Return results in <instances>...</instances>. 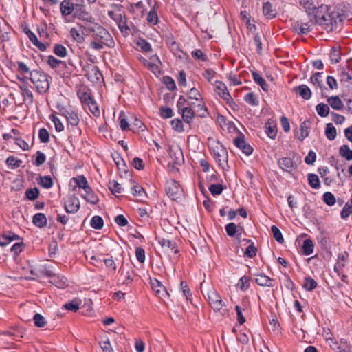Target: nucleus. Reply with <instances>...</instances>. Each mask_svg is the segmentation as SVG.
I'll list each match as a JSON object with an SVG mask.
<instances>
[{
	"label": "nucleus",
	"instance_id": "1",
	"mask_svg": "<svg viewBox=\"0 0 352 352\" xmlns=\"http://www.w3.org/2000/svg\"><path fill=\"white\" fill-rule=\"evenodd\" d=\"M338 13L328 12V7L322 5L317 8L315 12L310 17V22L312 24H318L323 28L327 32H332L337 27Z\"/></svg>",
	"mask_w": 352,
	"mask_h": 352
},
{
	"label": "nucleus",
	"instance_id": "2",
	"mask_svg": "<svg viewBox=\"0 0 352 352\" xmlns=\"http://www.w3.org/2000/svg\"><path fill=\"white\" fill-rule=\"evenodd\" d=\"M30 79L34 85L38 93L43 94L49 90L52 78L45 73L39 70H33L30 72Z\"/></svg>",
	"mask_w": 352,
	"mask_h": 352
},
{
	"label": "nucleus",
	"instance_id": "3",
	"mask_svg": "<svg viewBox=\"0 0 352 352\" xmlns=\"http://www.w3.org/2000/svg\"><path fill=\"white\" fill-rule=\"evenodd\" d=\"M87 30L89 33H92V36L96 40L110 41L111 43H113L112 37L109 32L98 23H91L87 26Z\"/></svg>",
	"mask_w": 352,
	"mask_h": 352
},
{
	"label": "nucleus",
	"instance_id": "4",
	"mask_svg": "<svg viewBox=\"0 0 352 352\" xmlns=\"http://www.w3.org/2000/svg\"><path fill=\"white\" fill-rule=\"evenodd\" d=\"M53 267L49 265H41L39 267H34L30 270V272L32 277H27L28 280H36L44 276H53L54 271Z\"/></svg>",
	"mask_w": 352,
	"mask_h": 352
},
{
	"label": "nucleus",
	"instance_id": "5",
	"mask_svg": "<svg viewBox=\"0 0 352 352\" xmlns=\"http://www.w3.org/2000/svg\"><path fill=\"white\" fill-rule=\"evenodd\" d=\"M166 192L170 199L177 200L182 196V189L176 181L171 179L166 182Z\"/></svg>",
	"mask_w": 352,
	"mask_h": 352
},
{
	"label": "nucleus",
	"instance_id": "6",
	"mask_svg": "<svg viewBox=\"0 0 352 352\" xmlns=\"http://www.w3.org/2000/svg\"><path fill=\"white\" fill-rule=\"evenodd\" d=\"M57 109L59 113L65 117L67 122L73 126H76L78 124L80 119L76 112L72 109H67L63 106L58 105Z\"/></svg>",
	"mask_w": 352,
	"mask_h": 352
},
{
	"label": "nucleus",
	"instance_id": "7",
	"mask_svg": "<svg viewBox=\"0 0 352 352\" xmlns=\"http://www.w3.org/2000/svg\"><path fill=\"white\" fill-rule=\"evenodd\" d=\"M208 297L212 308L216 311H220L223 306V303L219 294L215 290L212 289L209 291Z\"/></svg>",
	"mask_w": 352,
	"mask_h": 352
},
{
	"label": "nucleus",
	"instance_id": "8",
	"mask_svg": "<svg viewBox=\"0 0 352 352\" xmlns=\"http://www.w3.org/2000/svg\"><path fill=\"white\" fill-rule=\"evenodd\" d=\"M108 15L116 22L119 29L122 32H126L129 30V28L128 27L126 23V18L122 14L115 13L113 11H109Z\"/></svg>",
	"mask_w": 352,
	"mask_h": 352
},
{
	"label": "nucleus",
	"instance_id": "9",
	"mask_svg": "<svg viewBox=\"0 0 352 352\" xmlns=\"http://www.w3.org/2000/svg\"><path fill=\"white\" fill-rule=\"evenodd\" d=\"M83 71L85 72L87 78L92 82L98 81L102 77L101 72L95 65H88L83 68Z\"/></svg>",
	"mask_w": 352,
	"mask_h": 352
},
{
	"label": "nucleus",
	"instance_id": "10",
	"mask_svg": "<svg viewBox=\"0 0 352 352\" xmlns=\"http://www.w3.org/2000/svg\"><path fill=\"white\" fill-rule=\"evenodd\" d=\"M217 151H214L216 160L218 162L219 166L225 169L228 166L227 151L223 146H217Z\"/></svg>",
	"mask_w": 352,
	"mask_h": 352
},
{
	"label": "nucleus",
	"instance_id": "11",
	"mask_svg": "<svg viewBox=\"0 0 352 352\" xmlns=\"http://www.w3.org/2000/svg\"><path fill=\"white\" fill-rule=\"evenodd\" d=\"M215 92L221 97L223 100L229 101L231 99V96L228 91L226 85L221 82L216 81L214 84Z\"/></svg>",
	"mask_w": 352,
	"mask_h": 352
},
{
	"label": "nucleus",
	"instance_id": "12",
	"mask_svg": "<svg viewBox=\"0 0 352 352\" xmlns=\"http://www.w3.org/2000/svg\"><path fill=\"white\" fill-rule=\"evenodd\" d=\"M234 143L236 147L241 149L246 155H250L252 153L253 148L247 144L243 136L235 138Z\"/></svg>",
	"mask_w": 352,
	"mask_h": 352
},
{
	"label": "nucleus",
	"instance_id": "13",
	"mask_svg": "<svg viewBox=\"0 0 352 352\" xmlns=\"http://www.w3.org/2000/svg\"><path fill=\"white\" fill-rule=\"evenodd\" d=\"M311 25H313L310 21L308 23H302L301 21H296L293 28L298 34H306L311 31Z\"/></svg>",
	"mask_w": 352,
	"mask_h": 352
},
{
	"label": "nucleus",
	"instance_id": "14",
	"mask_svg": "<svg viewBox=\"0 0 352 352\" xmlns=\"http://www.w3.org/2000/svg\"><path fill=\"white\" fill-rule=\"evenodd\" d=\"M158 242L166 251H170L175 254L178 252L177 245L175 241L165 238H160L158 239Z\"/></svg>",
	"mask_w": 352,
	"mask_h": 352
},
{
	"label": "nucleus",
	"instance_id": "15",
	"mask_svg": "<svg viewBox=\"0 0 352 352\" xmlns=\"http://www.w3.org/2000/svg\"><path fill=\"white\" fill-rule=\"evenodd\" d=\"M278 164L284 171L292 172L295 166L294 162L289 157H283L278 160Z\"/></svg>",
	"mask_w": 352,
	"mask_h": 352
},
{
	"label": "nucleus",
	"instance_id": "16",
	"mask_svg": "<svg viewBox=\"0 0 352 352\" xmlns=\"http://www.w3.org/2000/svg\"><path fill=\"white\" fill-rule=\"evenodd\" d=\"M74 3L71 0H63L60 6L61 14L64 16L71 14L74 10Z\"/></svg>",
	"mask_w": 352,
	"mask_h": 352
},
{
	"label": "nucleus",
	"instance_id": "17",
	"mask_svg": "<svg viewBox=\"0 0 352 352\" xmlns=\"http://www.w3.org/2000/svg\"><path fill=\"white\" fill-rule=\"evenodd\" d=\"M80 204L78 199H71L65 204V211L74 214L78 211Z\"/></svg>",
	"mask_w": 352,
	"mask_h": 352
},
{
	"label": "nucleus",
	"instance_id": "18",
	"mask_svg": "<svg viewBox=\"0 0 352 352\" xmlns=\"http://www.w3.org/2000/svg\"><path fill=\"white\" fill-rule=\"evenodd\" d=\"M226 230L227 234L230 236L233 237L236 234H237V237L239 238L241 234V230L242 228L240 226H238L234 223H230L226 226Z\"/></svg>",
	"mask_w": 352,
	"mask_h": 352
},
{
	"label": "nucleus",
	"instance_id": "19",
	"mask_svg": "<svg viewBox=\"0 0 352 352\" xmlns=\"http://www.w3.org/2000/svg\"><path fill=\"white\" fill-rule=\"evenodd\" d=\"M255 280H256V283L258 285H259L260 286H263V287H273L274 286V280L270 278L269 276H267L263 274H258Z\"/></svg>",
	"mask_w": 352,
	"mask_h": 352
},
{
	"label": "nucleus",
	"instance_id": "20",
	"mask_svg": "<svg viewBox=\"0 0 352 352\" xmlns=\"http://www.w3.org/2000/svg\"><path fill=\"white\" fill-rule=\"evenodd\" d=\"M50 277L52 278L50 283L58 288H64L67 285V279L63 276L56 274L54 272V276Z\"/></svg>",
	"mask_w": 352,
	"mask_h": 352
},
{
	"label": "nucleus",
	"instance_id": "21",
	"mask_svg": "<svg viewBox=\"0 0 352 352\" xmlns=\"http://www.w3.org/2000/svg\"><path fill=\"white\" fill-rule=\"evenodd\" d=\"M19 236L11 232L0 235V246H6L14 240L19 239Z\"/></svg>",
	"mask_w": 352,
	"mask_h": 352
},
{
	"label": "nucleus",
	"instance_id": "22",
	"mask_svg": "<svg viewBox=\"0 0 352 352\" xmlns=\"http://www.w3.org/2000/svg\"><path fill=\"white\" fill-rule=\"evenodd\" d=\"M81 196L87 202L93 205L96 204L99 201L98 195L94 192L91 187L89 188V190H85V194H82Z\"/></svg>",
	"mask_w": 352,
	"mask_h": 352
},
{
	"label": "nucleus",
	"instance_id": "23",
	"mask_svg": "<svg viewBox=\"0 0 352 352\" xmlns=\"http://www.w3.org/2000/svg\"><path fill=\"white\" fill-rule=\"evenodd\" d=\"M25 33L28 35L29 39L31 41V42L41 51L43 52L47 49V46L44 43L39 42L36 34L33 33L32 31L28 30L25 32Z\"/></svg>",
	"mask_w": 352,
	"mask_h": 352
},
{
	"label": "nucleus",
	"instance_id": "24",
	"mask_svg": "<svg viewBox=\"0 0 352 352\" xmlns=\"http://www.w3.org/2000/svg\"><path fill=\"white\" fill-rule=\"evenodd\" d=\"M300 4L303 7L306 13L311 17L317 9L311 0H299Z\"/></svg>",
	"mask_w": 352,
	"mask_h": 352
},
{
	"label": "nucleus",
	"instance_id": "25",
	"mask_svg": "<svg viewBox=\"0 0 352 352\" xmlns=\"http://www.w3.org/2000/svg\"><path fill=\"white\" fill-rule=\"evenodd\" d=\"M197 105L195 108L193 109L195 113H197L199 116L201 118H206L208 116L207 109L205 106L204 102L202 100V98L197 100Z\"/></svg>",
	"mask_w": 352,
	"mask_h": 352
},
{
	"label": "nucleus",
	"instance_id": "26",
	"mask_svg": "<svg viewBox=\"0 0 352 352\" xmlns=\"http://www.w3.org/2000/svg\"><path fill=\"white\" fill-rule=\"evenodd\" d=\"M195 111L189 107H184L182 108V118L187 123H190L195 117Z\"/></svg>",
	"mask_w": 352,
	"mask_h": 352
},
{
	"label": "nucleus",
	"instance_id": "27",
	"mask_svg": "<svg viewBox=\"0 0 352 352\" xmlns=\"http://www.w3.org/2000/svg\"><path fill=\"white\" fill-rule=\"evenodd\" d=\"M327 102L331 108L335 110H341L344 107L342 101L337 96H331L328 98Z\"/></svg>",
	"mask_w": 352,
	"mask_h": 352
},
{
	"label": "nucleus",
	"instance_id": "28",
	"mask_svg": "<svg viewBox=\"0 0 352 352\" xmlns=\"http://www.w3.org/2000/svg\"><path fill=\"white\" fill-rule=\"evenodd\" d=\"M32 222L36 226L43 228L47 224V218L44 214L37 213L33 217Z\"/></svg>",
	"mask_w": 352,
	"mask_h": 352
},
{
	"label": "nucleus",
	"instance_id": "29",
	"mask_svg": "<svg viewBox=\"0 0 352 352\" xmlns=\"http://www.w3.org/2000/svg\"><path fill=\"white\" fill-rule=\"evenodd\" d=\"M299 95L304 99L308 100L311 96V91L310 89L305 85H301L295 88Z\"/></svg>",
	"mask_w": 352,
	"mask_h": 352
},
{
	"label": "nucleus",
	"instance_id": "30",
	"mask_svg": "<svg viewBox=\"0 0 352 352\" xmlns=\"http://www.w3.org/2000/svg\"><path fill=\"white\" fill-rule=\"evenodd\" d=\"M72 181H74L80 188L83 189L84 191L85 190H89V188L90 187L84 175H78L76 177H73Z\"/></svg>",
	"mask_w": 352,
	"mask_h": 352
},
{
	"label": "nucleus",
	"instance_id": "31",
	"mask_svg": "<svg viewBox=\"0 0 352 352\" xmlns=\"http://www.w3.org/2000/svg\"><path fill=\"white\" fill-rule=\"evenodd\" d=\"M252 75L254 80L262 87L263 90L267 91L268 85L261 75L256 72H252Z\"/></svg>",
	"mask_w": 352,
	"mask_h": 352
},
{
	"label": "nucleus",
	"instance_id": "32",
	"mask_svg": "<svg viewBox=\"0 0 352 352\" xmlns=\"http://www.w3.org/2000/svg\"><path fill=\"white\" fill-rule=\"evenodd\" d=\"M265 131L267 136L271 139H274L277 135V127L276 124L272 122H267L265 124Z\"/></svg>",
	"mask_w": 352,
	"mask_h": 352
},
{
	"label": "nucleus",
	"instance_id": "33",
	"mask_svg": "<svg viewBox=\"0 0 352 352\" xmlns=\"http://www.w3.org/2000/svg\"><path fill=\"white\" fill-rule=\"evenodd\" d=\"M309 121L305 120L302 122L300 124V135L298 137V139L300 141H302L305 138H306L309 135Z\"/></svg>",
	"mask_w": 352,
	"mask_h": 352
},
{
	"label": "nucleus",
	"instance_id": "34",
	"mask_svg": "<svg viewBox=\"0 0 352 352\" xmlns=\"http://www.w3.org/2000/svg\"><path fill=\"white\" fill-rule=\"evenodd\" d=\"M325 135L327 138L329 140H333L337 135L336 129L331 123H328L326 125Z\"/></svg>",
	"mask_w": 352,
	"mask_h": 352
},
{
	"label": "nucleus",
	"instance_id": "35",
	"mask_svg": "<svg viewBox=\"0 0 352 352\" xmlns=\"http://www.w3.org/2000/svg\"><path fill=\"white\" fill-rule=\"evenodd\" d=\"M263 12L264 15L269 19H272L276 16V12L272 9V6L269 2H266L263 4Z\"/></svg>",
	"mask_w": 352,
	"mask_h": 352
},
{
	"label": "nucleus",
	"instance_id": "36",
	"mask_svg": "<svg viewBox=\"0 0 352 352\" xmlns=\"http://www.w3.org/2000/svg\"><path fill=\"white\" fill-rule=\"evenodd\" d=\"M38 183L44 188H50L53 186V181L50 176L40 177L38 179Z\"/></svg>",
	"mask_w": 352,
	"mask_h": 352
},
{
	"label": "nucleus",
	"instance_id": "37",
	"mask_svg": "<svg viewBox=\"0 0 352 352\" xmlns=\"http://www.w3.org/2000/svg\"><path fill=\"white\" fill-rule=\"evenodd\" d=\"M314 248V244L311 239H306L303 242L302 245V252L305 255L311 254Z\"/></svg>",
	"mask_w": 352,
	"mask_h": 352
},
{
	"label": "nucleus",
	"instance_id": "38",
	"mask_svg": "<svg viewBox=\"0 0 352 352\" xmlns=\"http://www.w3.org/2000/svg\"><path fill=\"white\" fill-rule=\"evenodd\" d=\"M108 187L111 192L115 195L121 193L123 190L121 185L115 180L110 181Z\"/></svg>",
	"mask_w": 352,
	"mask_h": 352
},
{
	"label": "nucleus",
	"instance_id": "39",
	"mask_svg": "<svg viewBox=\"0 0 352 352\" xmlns=\"http://www.w3.org/2000/svg\"><path fill=\"white\" fill-rule=\"evenodd\" d=\"M112 44L110 43V41L96 40L90 43V46L94 50H101L104 45L111 47Z\"/></svg>",
	"mask_w": 352,
	"mask_h": 352
},
{
	"label": "nucleus",
	"instance_id": "40",
	"mask_svg": "<svg viewBox=\"0 0 352 352\" xmlns=\"http://www.w3.org/2000/svg\"><path fill=\"white\" fill-rule=\"evenodd\" d=\"M318 114L321 117H327L329 113V107L327 104L320 103L316 107Z\"/></svg>",
	"mask_w": 352,
	"mask_h": 352
},
{
	"label": "nucleus",
	"instance_id": "41",
	"mask_svg": "<svg viewBox=\"0 0 352 352\" xmlns=\"http://www.w3.org/2000/svg\"><path fill=\"white\" fill-rule=\"evenodd\" d=\"M308 182L311 188L314 189L319 188L320 184L318 177L314 173H310L307 176Z\"/></svg>",
	"mask_w": 352,
	"mask_h": 352
},
{
	"label": "nucleus",
	"instance_id": "42",
	"mask_svg": "<svg viewBox=\"0 0 352 352\" xmlns=\"http://www.w3.org/2000/svg\"><path fill=\"white\" fill-rule=\"evenodd\" d=\"M248 243L250 244L248 246L245 251V255L249 258H253L256 256L257 249L255 247L254 243L251 240H246Z\"/></svg>",
	"mask_w": 352,
	"mask_h": 352
},
{
	"label": "nucleus",
	"instance_id": "43",
	"mask_svg": "<svg viewBox=\"0 0 352 352\" xmlns=\"http://www.w3.org/2000/svg\"><path fill=\"white\" fill-rule=\"evenodd\" d=\"M316 287H317V283L314 279H313L310 277L305 278L303 287L306 290L311 291V290L314 289Z\"/></svg>",
	"mask_w": 352,
	"mask_h": 352
},
{
	"label": "nucleus",
	"instance_id": "44",
	"mask_svg": "<svg viewBox=\"0 0 352 352\" xmlns=\"http://www.w3.org/2000/svg\"><path fill=\"white\" fill-rule=\"evenodd\" d=\"M340 154L347 160H352V150L348 145H342L340 148Z\"/></svg>",
	"mask_w": 352,
	"mask_h": 352
},
{
	"label": "nucleus",
	"instance_id": "45",
	"mask_svg": "<svg viewBox=\"0 0 352 352\" xmlns=\"http://www.w3.org/2000/svg\"><path fill=\"white\" fill-rule=\"evenodd\" d=\"M54 52L59 57L64 58L67 54V49L60 44H56L54 47Z\"/></svg>",
	"mask_w": 352,
	"mask_h": 352
},
{
	"label": "nucleus",
	"instance_id": "46",
	"mask_svg": "<svg viewBox=\"0 0 352 352\" xmlns=\"http://www.w3.org/2000/svg\"><path fill=\"white\" fill-rule=\"evenodd\" d=\"M103 219L100 216H94L91 221V226L93 228L100 230L103 227Z\"/></svg>",
	"mask_w": 352,
	"mask_h": 352
},
{
	"label": "nucleus",
	"instance_id": "47",
	"mask_svg": "<svg viewBox=\"0 0 352 352\" xmlns=\"http://www.w3.org/2000/svg\"><path fill=\"white\" fill-rule=\"evenodd\" d=\"M47 63L53 69H56L60 66V65H64L63 61L58 60L53 56H49L47 60Z\"/></svg>",
	"mask_w": 352,
	"mask_h": 352
},
{
	"label": "nucleus",
	"instance_id": "48",
	"mask_svg": "<svg viewBox=\"0 0 352 352\" xmlns=\"http://www.w3.org/2000/svg\"><path fill=\"white\" fill-rule=\"evenodd\" d=\"M6 163L12 168H16L21 166L22 161L20 160H17L16 157L13 156H10L6 160Z\"/></svg>",
	"mask_w": 352,
	"mask_h": 352
},
{
	"label": "nucleus",
	"instance_id": "49",
	"mask_svg": "<svg viewBox=\"0 0 352 352\" xmlns=\"http://www.w3.org/2000/svg\"><path fill=\"white\" fill-rule=\"evenodd\" d=\"M50 120L54 122L56 131L61 132L64 130L63 124H62L59 118H58L55 115L52 114L50 116Z\"/></svg>",
	"mask_w": 352,
	"mask_h": 352
},
{
	"label": "nucleus",
	"instance_id": "50",
	"mask_svg": "<svg viewBox=\"0 0 352 352\" xmlns=\"http://www.w3.org/2000/svg\"><path fill=\"white\" fill-rule=\"evenodd\" d=\"M33 319L34 324L38 327H43L46 324L45 318L40 314H36Z\"/></svg>",
	"mask_w": 352,
	"mask_h": 352
},
{
	"label": "nucleus",
	"instance_id": "51",
	"mask_svg": "<svg viewBox=\"0 0 352 352\" xmlns=\"http://www.w3.org/2000/svg\"><path fill=\"white\" fill-rule=\"evenodd\" d=\"M244 100L250 105H257L258 104V100L255 96V95L252 93H248L244 96Z\"/></svg>",
	"mask_w": 352,
	"mask_h": 352
},
{
	"label": "nucleus",
	"instance_id": "52",
	"mask_svg": "<svg viewBox=\"0 0 352 352\" xmlns=\"http://www.w3.org/2000/svg\"><path fill=\"white\" fill-rule=\"evenodd\" d=\"M340 81L352 84V72H349V69L348 71L344 69L342 72L340 74Z\"/></svg>",
	"mask_w": 352,
	"mask_h": 352
},
{
	"label": "nucleus",
	"instance_id": "53",
	"mask_svg": "<svg viewBox=\"0 0 352 352\" xmlns=\"http://www.w3.org/2000/svg\"><path fill=\"white\" fill-rule=\"evenodd\" d=\"M323 200L328 206H333L336 203V197L330 192H327L323 195Z\"/></svg>",
	"mask_w": 352,
	"mask_h": 352
},
{
	"label": "nucleus",
	"instance_id": "54",
	"mask_svg": "<svg viewBox=\"0 0 352 352\" xmlns=\"http://www.w3.org/2000/svg\"><path fill=\"white\" fill-rule=\"evenodd\" d=\"M272 232L273 233L274 238L280 243H283L284 239L282 236L280 230L275 226H272L271 228Z\"/></svg>",
	"mask_w": 352,
	"mask_h": 352
},
{
	"label": "nucleus",
	"instance_id": "55",
	"mask_svg": "<svg viewBox=\"0 0 352 352\" xmlns=\"http://www.w3.org/2000/svg\"><path fill=\"white\" fill-rule=\"evenodd\" d=\"M38 137L42 143H47L50 140V134L47 129L42 128L39 130Z\"/></svg>",
	"mask_w": 352,
	"mask_h": 352
},
{
	"label": "nucleus",
	"instance_id": "56",
	"mask_svg": "<svg viewBox=\"0 0 352 352\" xmlns=\"http://www.w3.org/2000/svg\"><path fill=\"white\" fill-rule=\"evenodd\" d=\"M201 95L199 91L195 87L191 88L188 92V99L195 101L201 99Z\"/></svg>",
	"mask_w": 352,
	"mask_h": 352
},
{
	"label": "nucleus",
	"instance_id": "57",
	"mask_svg": "<svg viewBox=\"0 0 352 352\" xmlns=\"http://www.w3.org/2000/svg\"><path fill=\"white\" fill-rule=\"evenodd\" d=\"M89 111L96 117L100 116V112L96 102L93 100L87 104Z\"/></svg>",
	"mask_w": 352,
	"mask_h": 352
},
{
	"label": "nucleus",
	"instance_id": "58",
	"mask_svg": "<svg viewBox=\"0 0 352 352\" xmlns=\"http://www.w3.org/2000/svg\"><path fill=\"white\" fill-rule=\"evenodd\" d=\"M322 73L316 72L311 77V82L316 86L321 87L322 80L321 79Z\"/></svg>",
	"mask_w": 352,
	"mask_h": 352
},
{
	"label": "nucleus",
	"instance_id": "59",
	"mask_svg": "<svg viewBox=\"0 0 352 352\" xmlns=\"http://www.w3.org/2000/svg\"><path fill=\"white\" fill-rule=\"evenodd\" d=\"M223 186L221 184H212L209 187V190L213 196L220 195L223 191Z\"/></svg>",
	"mask_w": 352,
	"mask_h": 352
},
{
	"label": "nucleus",
	"instance_id": "60",
	"mask_svg": "<svg viewBox=\"0 0 352 352\" xmlns=\"http://www.w3.org/2000/svg\"><path fill=\"white\" fill-rule=\"evenodd\" d=\"M352 213V206L349 202H346L341 212V217L342 219L347 218Z\"/></svg>",
	"mask_w": 352,
	"mask_h": 352
},
{
	"label": "nucleus",
	"instance_id": "61",
	"mask_svg": "<svg viewBox=\"0 0 352 352\" xmlns=\"http://www.w3.org/2000/svg\"><path fill=\"white\" fill-rule=\"evenodd\" d=\"M25 195L30 200H34L38 197L39 191L36 188H30L26 190Z\"/></svg>",
	"mask_w": 352,
	"mask_h": 352
},
{
	"label": "nucleus",
	"instance_id": "62",
	"mask_svg": "<svg viewBox=\"0 0 352 352\" xmlns=\"http://www.w3.org/2000/svg\"><path fill=\"white\" fill-rule=\"evenodd\" d=\"M249 279L243 276L239 279V281L237 284V286L241 289V290H246L249 287Z\"/></svg>",
	"mask_w": 352,
	"mask_h": 352
},
{
	"label": "nucleus",
	"instance_id": "63",
	"mask_svg": "<svg viewBox=\"0 0 352 352\" xmlns=\"http://www.w3.org/2000/svg\"><path fill=\"white\" fill-rule=\"evenodd\" d=\"M147 21L152 24H157L158 22V16L157 14V12L152 10H151L147 16Z\"/></svg>",
	"mask_w": 352,
	"mask_h": 352
},
{
	"label": "nucleus",
	"instance_id": "64",
	"mask_svg": "<svg viewBox=\"0 0 352 352\" xmlns=\"http://www.w3.org/2000/svg\"><path fill=\"white\" fill-rule=\"evenodd\" d=\"M102 352H113L110 341L107 339L106 341L100 342Z\"/></svg>",
	"mask_w": 352,
	"mask_h": 352
}]
</instances>
